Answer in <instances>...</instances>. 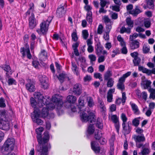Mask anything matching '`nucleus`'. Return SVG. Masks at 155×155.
<instances>
[{
  "label": "nucleus",
  "instance_id": "f257e3e1",
  "mask_svg": "<svg viewBox=\"0 0 155 155\" xmlns=\"http://www.w3.org/2000/svg\"><path fill=\"white\" fill-rule=\"evenodd\" d=\"M62 97L61 95L54 94L52 97L51 101L53 103H50V97L48 96L44 97L42 94H39V104L41 106L45 105L50 110H51L55 109L58 115L63 113L62 110L63 104Z\"/></svg>",
  "mask_w": 155,
  "mask_h": 155
},
{
  "label": "nucleus",
  "instance_id": "f03ea898",
  "mask_svg": "<svg viewBox=\"0 0 155 155\" xmlns=\"http://www.w3.org/2000/svg\"><path fill=\"white\" fill-rule=\"evenodd\" d=\"M35 98L31 97L30 98L31 106L34 108V111L31 113V117L33 122L34 127L35 128L39 125V92L34 94Z\"/></svg>",
  "mask_w": 155,
  "mask_h": 155
},
{
  "label": "nucleus",
  "instance_id": "7ed1b4c3",
  "mask_svg": "<svg viewBox=\"0 0 155 155\" xmlns=\"http://www.w3.org/2000/svg\"><path fill=\"white\" fill-rule=\"evenodd\" d=\"M78 102L79 104L78 108L81 111L80 115L81 121L83 122L88 121L91 123L94 122L96 120V117L94 114L90 112L88 110L87 111L84 110L82 111L83 110L81 109L82 107H81V106L83 107L84 106V101L83 98L81 97H80L78 100Z\"/></svg>",
  "mask_w": 155,
  "mask_h": 155
},
{
  "label": "nucleus",
  "instance_id": "20e7f679",
  "mask_svg": "<svg viewBox=\"0 0 155 155\" xmlns=\"http://www.w3.org/2000/svg\"><path fill=\"white\" fill-rule=\"evenodd\" d=\"M39 133V153L40 155H48V151L51 148L50 144L48 143L50 139L49 132L45 131L42 136Z\"/></svg>",
  "mask_w": 155,
  "mask_h": 155
},
{
  "label": "nucleus",
  "instance_id": "39448f33",
  "mask_svg": "<svg viewBox=\"0 0 155 155\" xmlns=\"http://www.w3.org/2000/svg\"><path fill=\"white\" fill-rule=\"evenodd\" d=\"M15 140L13 138H8L1 148V150L3 153L7 154L14 149Z\"/></svg>",
  "mask_w": 155,
  "mask_h": 155
},
{
  "label": "nucleus",
  "instance_id": "423d86ee",
  "mask_svg": "<svg viewBox=\"0 0 155 155\" xmlns=\"http://www.w3.org/2000/svg\"><path fill=\"white\" fill-rule=\"evenodd\" d=\"M133 138L135 142L136 146L137 148H140L143 146V142L145 140V138L143 134L134 135L133 137Z\"/></svg>",
  "mask_w": 155,
  "mask_h": 155
},
{
  "label": "nucleus",
  "instance_id": "0eeeda50",
  "mask_svg": "<svg viewBox=\"0 0 155 155\" xmlns=\"http://www.w3.org/2000/svg\"><path fill=\"white\" fill-rule=\"evenodd\" d=\"M67 101L64 102L63 101V104L65 107L67 108H69L71 104H74L77 100L76 97L72 95H69L66 98ZM62 110H63V107H62Z\"/></svg>",
  "mask_w": 155,
  "mask_h": 155
},
{
  "label": "nucleus",
  "instance_id": "6e6552de",
  "mask_svg": "<svg viewBox=\"0 0 155 155\" xmlns=\"http://www.w3.org/2000/svg\"><path fill=\"white\" fill-rule=\"evenodd\" d=\"M131 72L130 71L128 72L121 77L119 79L118 82L117 84V87H124V82L125 81V79L128 77L130 75Z\"/></svg>",
  "mask_w": 155,
  "mask_h": 155
},
{
  "label": "nucleus",
  "instance_id": "1a4fd4ad",
  "mask_svg": "<svg viewBox=\"0 0 155 155\" xmlns=\"http://www.w3.org/2000/svg\"><path fill=\"white\" fill-rule=\"evenodd\" d=\"M50 22V21H49L47 20L46 21L42 22L40 24V31L44 35L46 34Z\"/></svg>",
  "mask_w": 155,
  "mask_h": 155
},
{
  "label": "nucleus",
  "instance_id": "9d476101",
  "mask_svg": "<svg viewBox=\"0 0 155 155\" xmlns=\"http://www.w3.org/2000/svg\"><path fill=\"white\" fill-rule=\"evenodd\" d=\"M94 137L96 140H98L101 144H104L106 143L105 139L102 137V134L101 131L96 130L95 133Z\"/></svg>",
  "mask_w": 155,
  "mask_h": 155
},
{
  "label": "nucleus",
  "instance_id": "9b49d317",
  "mask_svg": "<svg viewBox=\"0 0 155 155\" xmlns=\"http://www.w3.org/2000/svg\"><path fill=\"white\" fill-rule=\"evenodd\" d=\"M96 53L98 56L103 54L104 55H107V53L106 51L103 50V47L100 44H97L95 48Z\"/></svg>",
  "mask_w": 155,
  "mask_h": 155
},
{
  "label": "nucleus",
  "instance_id": "f8f14e48",
  "mask_svg": "<svg viewBox=\"0 0 155 155\" xmlns=\"http://www.w3.org/2000/svg\"><path fill=\"white\" fill-rule=\"evenodd\" d=\"M66 12V10L64 9V6L61 5L57 10L56 15L58 17L61 18L64 15Z\"/></svg>",
  "mask_w": 155,
  "mask_h": 155
},
{
  "label": "nucleus",
  "instance_id": "ddd939ff",
  "mask_svg": "<svg viewBox=\"0 0 155 155\" xmlns=\"http://www.w3.org/2000/svg\"><path fill=\"white\" fill-rule=\"evenodd\" d=\"M28 21L29 28L33 29L37 25L35 18L34 14L33 13H31V16L29 18Z\"/></svg>",
  "mask_w": 155,
  "mask_h": 155
},
{
  "label": "nucleus",
  "instance_id": "4468645a",
  "mask_svg": "<svg viewBox=\"0 0 155 155\" xmlns=\"http://www.w3.org/2000/svg\"><path fill=\"white\" fill-rule=\"evenodd\" d=\"M138 69L139 71H141L143 73L147 74L148 75H150L152 74H155V68H153L151 70H149L143 66H139Z\"/></svg>",
  "mask_w": 155,
  "mask_h": 155
},
{
  "label": "nucleus",
  "instance_id": "2eb2a0df",
  "mask_svg": "<svg viewBox=\"0 0 155 155\" xmlns=\"http://www.w3.org/2000/svg\"><path fill=\"white\" fill-rule=\"evenodd\" d=\"M91 146L92 150L96 153L100 152V148L98 143L95 141H92L91 143Z\"/></svg>",
  "mask_w": 155,
  "mask_h": 155
},
{
  "label": "nucleus",
  "instance_id": "dca6fc26",
  "mask_svg": "<svg viewBox=\"0 0 155 155\" xmlns=\"http://www.w3.org/2000/svg\"><path fill=\"white\" fill-rule=\"evenodd\" d=\"M28 42L24 43V45L25 48L24 47H22L20 48V52L21 54V57L22 58H24L26 55L25 51L30 50Z\"/></svg>",
  "mask_w": 155,
  "mask_h": 155
},
{
  "label": "nucleus",
  "instance_id": "f3484780",
  "mask_svg": "<svg viewBox=\"0 0 155 155\" xmlns=\"http://www.w3.org/2000/svg\"><path fill=\"white\" fill-rule=\"evenodd\" d=\"M123 133L124 135L129 134L131 131V127L130 126L128 123L127 125L125 124H122Z\"/></svg>",
  "mask_w": 155,
  "mask_h": 155
},
{
  "label": "nucleus",
  "instance_id": "a211bd4d",
  "mask_svg": "<svg viewBox=\"0 0 155 155\" xmlns=\"http://www.w3.org/2000/svg\"><path fill=\"white\" fill-rule=\"evenodd\" d=\"M115 91V89H110L108 91L107 95V100L109 102H111L113 101V94Z\"/></svg>",
  "mask_w": 155,
  "mask_h": 155
},
{
  "label": "nucleus",
  "instance_id": "6ab92c4d",
  "mask_svg": "<svg viewBox=\"0 0 155 155\" xmlns=\"http://www.w3.org/2000/svg\"><path fill=\"white\" fill-rule=\"evenodd\" d=\"M48 110H50L47 107H43L42 110L41 112L39 113V117H42L45 118L48 115Z\"/></svg>",
  "mask_w": 155,
  "mask_h": 155
},
{
  "label": "nucleus",
  "instance_id": "aec40b11",
  "mask_svg": "<svg viewBox=\"0 0 155 155\" xmlns=\"http://www.w3.org/2000/svg\"><path fill=\"white\" fill-rule=\"evenodd\" d=\"M69 93L71 94L79 95L81 93V89L80 88H71L70 90Z\"/></svg>",
  "mask_w": 155,
  "mask_h": 155
},
{
  "label": "nucleus",
  "instance_id": "412c9836",
  "mask_svg": "<svg viewBox=\"0 0 155 155\" xmlns=\"http://www.w3.org/2000/svg\"><path fill=\"white\" fill-rule=\"evenodd\" d=\"M100 5L101 6V8H100L99 10V12L100 13H106L107 11L104 9V7L106 5L107 2V0H100Z\"/></svg>",
  "mask_w": 155,
  "mask_h": 155
},
{
  "label": "nucleus",
  "instance_id": "4be33fe9",
  "mask_svg": "<svg viewBox=\"0 0 155 155\" xmlns=\"http://www.w3.org/2000/svg\"><path fill=\"white\" fill-rule=\"evenodd\" d=\"M131 41L132 42L130 43V45L131 49L134 50L139 47L140 43L137 40Z\"/></svg>",
  "mask_w": 155,
  "mask_h": 155
},
{
  "label": "nucleus",
  "instance_id": "5701e85b",
  "mask_svg": "<svg viewBox=\"0 0 155 155\" xmlns=\"http://www.w3.org/2000/svg\"><path fill=\"white\" fill-rule=\"evenodd\" d=\"M78 59L81 63L80 67L82 68L83 71H84V68H85L87 66L85 58L83 56H80L78 58Z\"/></svg>",
  "mask_w": 155,
  "mask_h": 155
},
{
  "label": "nucleus",
  "instance_id": "b1692460",
  "mask_svg": "<svg viewBox=\"0 0 155 155\" xmlns=\"http://www.w3.org/2000/svg\"><path fill=\"white\" fill-rule=\"evenodd\" d=\"M0 67L6 72H9L10 74L12 73V68L9 64H5L0 65Z\"/></svg>",
  "mask_w": 155,
  "mask_h": 155
},
{
  "label": "nucleus",
  "instance_id": "393cba45",
  "mask_svg": "<svg viewBox=\"0 0 155 155\" xmlns=\"http://www.w3.org/2000/svg\"><path fill=\"white\" fill-rule=\"evenodd\" d=\"M71 64L72 71L77 76H79V72L78 71V68L77 67L75 63L74 62H72Z\"/></svg>",
  "mask_w": 155,
  "mask_h": 155
},
{
  "label": "nucleus",
  "instance_id": "a878e982",
  "mask_svg": "<svg viewBox=\"0 0 155 155\" xmlns=\"http://www.w3.org/2000/svg\"><path fill=\"white\" fill-rule=\"evenodd\" d=\"M27 83L26 84V87H35V81L33 79H28L27 80Z\"/></svg>",
  "mask_w": 155,
  "mask_h": 155
},
{
  "label": "nucleus",
  "instance_id": "bb28decb",
  "mask_svg": "<svg viewBox=\"0 0 155 155\" xmlns=\"http://www.w3.org/2000/svg\"><path fill=\"white\" fill-rule=\"evenodd\" d=\"M87 21L90 24H91L93 22L92 14V12H87L86 15Z\"/></svg>",
  "mask_w": 155,
  "mask_h": 155
},
{
  "label": "nucleus",
  "instance_id": "cd10ccee",
  "mask_svg": "<svg viewBox=\"0 0 155 155\" xmlns=\"http://www.w3.org/2000/svg\"><path fill=\"white\" fill-rule=\"evenodd\" d=\"M141 11L139 9V8L138 6H136L135 9L133 10L130 12V14L134 16H136L138 14H139L141 12Z\"/></svg>",
  "mask_w": 155,
  "mask_h": 155
},
{
  "label": "nucleus",
  "instance_id": "c85d7f7f",
  "mask_svg": "<svg viewBox=\"0 0 155 155\" xmlns=\"http://www.w3.org/2000/svg\"><path fill=\"white\" fill-rule=\"evenodd\" d=\"M88 58L90 60V63L92 65H94L96 59V57L95 55L94 54H91L88 55Z\"/></svg>",
  "mask_w": 155,
  "mask_h": 155
},
{
  "label": "nucleus",
  "instance_id": "c756f323",
  "mask_svg": "<svg viewBox=\"0 0 155 155\" xmlns=\"http://www.w3.org/2000/svg\"><path fill=\"white\" fill-rule=\"evenodd\" d=\"M127 25L128 26V28H130L131 29L133 27L134 21L131 20L130 18H127L126 20Z\"/></svg>",
  "mask_w": 155,
  "mask_h": 155
},
{
  "label": "nucleus",
  "instance_id": "7c9ffc66",
  "mask_svg": "<svg viewBox=\"0 0 155 155\" xmlns=\"http://www.w3.org/2000/svg\"><path fill=\"white\" fill-rule=\"evenodd\" d=\"M3 124H5L4 126L2 125L0 126V128L4 130H9L10 128V125L8 121L4 122Z\"/></svg>",
  "mask_w": 155,
  "mask_h": 155
},
{
  "label": "nucleus",
  "instance_id": "2f4dec72",
  "mask_svg": "<svg viewBox=\"0 0 155 155\" xmlns=\"http://www.w3.org/2000/svg\"><path fill=\"white\" fill-rule=\"evenodd\" d=\"M47 81L48 79L47 77L43 78L41 81V86L43 87H48V84Z\"/></svg>",
  "mask_w": 155,
  "mask_h": 155
},
{
  "label": "nucleus",
  "instance_id": "473e14b6",
  "mask_svg": "<svg viewBox=\"0 0 155 155\" xmlns=\"http://www.w3.org/2000/svg\"><path fill=\"white\" fill-rule=\"evenodd\" d=\"M131 107L133 110L134 113L136 114H140V111L137 105L134 103L131 104Z\"/></svg>",
  "mask_w": 155,
  "mask_h": 155
},
{
  "label": "nucleus",
  "instance_id": "72a5a7b5",
  "mask_svg": "<svg viewBox=\"0 0 155 155\" xmlns=\"http://www.w3.org/2000/svg\"><path fill=\"white\" fill-rule=\"evenodd\" d=\"M151 82L150 80H145L143 81L142 84L143 86V87H151Z\"/></svg>",
  "mask_w": 155,
  "mask_h": 155
},
{
  "label": "nucleus",
  "instance_id": "f704fd0d",
  "mask_svg": "<svg viewBox=\"0 0 155 155\" xmlns=\"http://www.w3.org/2000/svg\"><path fill=\"white\" fill-rule=\"evenodd\" d=\"M112 76V73L109 70L107 71L104 75V79L105 81L111 78L110 77Z\"/></svg>",
  "mask_w": 155,
  "mask_h": 155
},
{
  "label": "nucleus",
  "instance_id": "c9c22d12",
  "mask_svg": "<svg viewBox=\"0 0 155 155\" xmlns=\"http://www.w3.org/2000/svg\"><path fill=\"white\" fill-rule=\"evenodd\" d=\"M97 127L100 129H102L103 128V123L102 119L99 118H98L96 124Z\"/></svg>",
  "mask_w": 155,
  "mask_h": 155
},
{
  "label": "nucleus",
  "instance_id": "e433bc0d",
  "mask_svg": "<svg viewBox=\"0 0 155 155\" xmlns=\"http://www.w3.org/2000/svg\"><path fill=\"white\" fill-rule=\"evenodd\" d=\"M130 30V28H126L125 27L123 26L120 29V32L121 34L126 32L129 34L131 32Z\"/></svg>",
  "mask_w": 155,
  "mask_h": 155
},
{
  "label": "nucleus",
  "instance_id": "4c0bfd02",
  "mask_svg": "<svg viewBox=\"0 0 155 155\" xmlns=\"http://www.w3.org/2000/svg\"><path fill=\"white\" fill-rule=\"evenodd\" d=\"M144 145L142 147V150L141 151V153L142 155H147L150 152V150L147 147H144Z\"/></svg>",
  "mask_w": 155,
  "mask_h": 155
},
{
  "label": "nucleus",
  "instance_id": "58836bf2",
  "mask_svg": "<svg viewBox=\"0 0 155 155\" xmlns=\"http://www.w3.org/2000/svg\"><path fill=\"white\" fill-rule=\"evenodd\" d=\"M140 117H139L135 118L132 121V124L135 127H137L140 124Z\"/></svg>",
  "mask_w": 155,
  "mask_h": 155
},
{
  "label": "nucleus",
  "instance_id": "ea45409f",
  "mask_svg": "<svg viewBox=\"0 0 155 155\" xmlns=\"http://www.w3.org/2000/svg\"><path fill=\"white\" fill-rule=\"evenodd\" d=\"M147 6L148 8L151 9H153L154 8L153 0H146Z\"/></svg>",
  "mask_w": 155,
  "mask_h": 155
},
{
  "label": "nucleus",
  "instance_id": "a19ab883",
  "mask_svg": "<svg viewBox=\"0 0 155 155\" xmlns=\"http://www.w3.org/2000/svg\"><path fill=\"white\" fill-rule=\"evenodd\" d=\"M87 102L88 106L91 107H93L94 105V102L93 98L91 97H88L87 98Z\"/></svg>",
  "mask_w": 155,
  "mask_h": 155
},
{
  "label": "nucleus",
  "instance_id": "79ce46f5",
  "mask_svg": "<svg viewBox=\"0 0 155 155\" xmlns=\"http://www.w3.org/2000/svg\"><path fill=\"white\" fill-rule=\"evenodd\" d=\"M94 131V128L93 124H90L88 127L87 130L88 134H92Z\"/></svg>",
  "mask_w": 155,
  "mask_h": 155
},
{
  "label": "nucleus",
  "instance_id": "37998d69",
  "mask_svg": "<svg viewBox=\"0 0 155 155\" xmlns=\"http://www.w3.org/2000/svg\"><path fill=\"white\" fill-rule=\"evenodd\" d=\"M106 81H107V87H112L113 86L114 83L113 78H110Z\"/></svg>",
  "mask_w": 155,
  "mask_h": 155
},
{
  "label": "nucleus",
  "instance_id": "c03bdc74",
  "mask_svg": "<svg viewBox=\"0 0 155 155\" xmlns=\"http://www.w3.org/2000/svg\"><path fill=\"white\" fill-rule=\"evenodd\" d=\"M35 133L37 134L36 137L37 140L38 142V143L37 144L36 150L38 154L39 152V149H38V147H39V127L36 129Z\"/></svg>",
  "mask_w": 155,
  "mask_h": 155
},
{
  "label": "nucleus",
  "instance_id": "a18cd8bd",
  "mask_svg": "<svg viewBox=\"0 0 155 155\" xmlns=\"http://www.w3.org/2000/svg\"><path fill=\"white\" fill-rule=\"evenodd\" d=\"M66 74L62 73L59 75L58 78L60 82L62 83L64 81V79L66 77Z\"/></svg>",
  "mask_w": 155,
  "mask_h": 155
},
{
  "label": "nucleus",
  "instance_id": "49530a36",
  "mask_svg": "<svg viewBox=\"0 0 155 155\" xmlns=\"http://www.w3.org/2000/svg\"><path fill=\"white\" fill-rule=\"evenodd\" d=\"M150 51V47L148 45L144 44L143 47V53L146 54L148 53Z\"/></svg>",
  "mask_w": 155,
  "mask_h": 155
},
{
  "label": "nucleus",
  "instance_id": "de8ad7c7",
  "mask_svg": "<svg viewBox=\"0 0 155 155\" xmlns=\"http://www.w3.org/2000/svg\"><path fill=\"white\" fill-rule=\"evenodd\" d=\"M82 35L84 39L86 40L89 34L87 30H84L82 31Z\"/></svg>",
  "mask_w": 155,
  "mask_h": 155
},
{
  "label": "nucleus",
  "instance_id": "09e8293b",
  "mask_svg": "<svg viewBox=\"0 0 155 155\" xmlns=\"http://www.w3.org/2000/svg\"><path fill=\"white\" fill-rule=\"evenodd\" d=\"M141 61L140 58L139 57L135 59H134L133 60V62L134 64V65L135 66H137L139 65Z\"/></svg>",
  "mask_w": 155,
  "mask_h": 155
},
{
  "label": "nucleus",
  "instance_id": "8fccbe9b",
  "mask_svg": "<svg viewBox=\"0 0 155 155\" xmlns=\"http://www.w3.org/2000/svg\"><path fill=\"white\" fill-rule=\"evenodd\" d=\"M101 74L99 73H96L94 74V77L96 78H98L101 81H103V78Z\"/></svg>",
  "mask_w": 155,
  "mask_h": 155
},
{
  "label": "nucleus",
  "instance_id": "3c124183",
  "mask_svg": "<svg viewBox=\"0 0 155 155\" xmlns=\"http://www.w3.org/2000/svg\"><path fill=\"white\" fill-rule=\"evenodd\" d=\"M72 40L74 41H77L78 39L77 33L76 32H73L71 34Z\"/></svg>",
  "mask_w": 155,
  "mask_h": 155
},
{
  "label": "nucleus",
  "instance_id": "603ef678",
  "mask_svg": "<svg viewBox=\"0 0 155 155\" xmlns=\"http://www.w3.org/2000/svg\"><path fill=\"white\" fill-rule=\"evenodd\" d=\"M111 119L114 123L119 122L118 118L116 115H112L111 117Z\"/></svg>",
  "mask_w": 155,
  "mask_h": 155
},
{
  "label": "nucleus",
  "instance_id": "864d4df0",
  "mask_svg": "<svg viewBox=\"0 0 155 155\" xmlns=\"http://www.w3.org/2000/svg\"><path fill=\"white\" fill-rule=\"evenodd\" d=\"M104 22L105 24L111 23L110 19L109 18L108 16H104L103 18Z\"/></svg>",
  "mask_w": 155,
  "mask_h": 155
},
{
  "label": "nucleus",
  "instance_id": "5fc2aeb1",
  "mask_svg": "<svg viewBox=\"0 0 155 155\" xmlns=\"http://www.w3.org/2000/svg\"><path fill=\"white\" fill-rule=\"evenodd\" d=\"M8 84L9 85L16 84V81L13 78H9L8 80Z\"/></svg>",
  "mask_w": 155,
  "mask_h": 155
},
{
  "label": "nucleus",
  "instance_id": "6e6d98bb",
  "mask_svg": "<svg viewBox=\"0 0 155 155\" xmlns=\"http://www.w3.org/2000/svg\"><path fill=\"white\" fill-rule=\"evenodd\" d=\"M105 55L103 54V55H99L98 59V62L99 63L105 61Z\"/></svg>",
  "mask_w": 155,
  "mask_h": 155
},
{
  "label": "nucleus",
  "instance_id": "4d7b16f0",
  "mask_svg": "<svg viewBox=\"0 0 155 155\" xmlns=\"http://www.w3.org/2000/svg\"><path fill=\"white\" fill-rule=\"evenodd\" d=\"M121 118L123 121L122 124H125L127 119L126 115L124 113H122L121 114Z\"/></svg>",
  "mask_w": 155,
  "mask_h": 155
},
{
  "label": "nucleus",
  "instance_id": "13d9d810",
  "mask_svg": "<svg viewBox=\"0 0 155 155\" xmlns=\"http://www.w3.org/2000/svg\"><path fill=\"white\" fill-rule=\"evenodd\" d=\"M103 27L102 25H99L98 26L97 29V33L98 34H101L103 32Z\"/></svg>",
  "mask_w": 155,
  "mask_h": 155
},
{
  "label": "nucleus",
  "instance_id": "bf43d9fd",
  "mask_svg": "<svg viewBox=\"0 0 155 155\" xmlns=\"http://www.w3.org/2000/svg\"><path fill=\"white\" fill-rule=\"evenodd\" d=\"M6 106V104L5 103V101L3 98L1 97L0 98V107H5Z\"/></svg>",
  "mask_w": 155,
  "mask_h": 155
},
{
  "label": "nucleus",
  "instance_id": "052dcab7",
  "mask_svg": "<svg viewBox=\"0 0 155 155\" xmlns=\"http://www.w3.org/2000/svg\"><path fill=\"white\" fill-rule=\"evenodd\" d=\"M138 36V34L136 33H134L132 35H130V41L134 40V39L137 38Z\"/></svg>",
  "mask_w": 155,
  "mask_h": 155
},
{
  "label": "nucleus",
  "instance_id": "680f3d73",
  "mask_svg": "<svg viewBox=\"0 0 155 155\" xmlns=\"http://www.w3.org/2000/svg\"><path fill=\"white\" fill-rule=\"evenodd\" d=\"M52 38L53 39L55 40H58L60 38V40L61 41H62V39L60 37L59 35L58 34L56 33L53 34Z\"/></svg>",
  "mask_w": 155,
  "mask_h": 155
},
{
  "label": "nucleus",
  "instance_id": "e2e57ef3",
  "mask_svg": "<svg viewBox=\"0 0 155 155\" xmlns=\"http://www.w3.org/2000/svg\"><path fill=\"white\" fill-rule=\"evenodd\" d=\"M39 62L36 60H33L32 61V65L34 67L36 68H38V64Z\"/></svg>",
  "mask_w": 155,
  "mask_h": 155
},
{
  "label": "nucleus",
  "instance_id": "0e129e2a",
  "mask_svg": "<svg viewBox=\"0 0 155 155\" xmlns=\"http://www.w3.org/2000/svg\"><path fill=\"white\" fill-rule=\"evenodd\" d=\"M40 55L43 56L45 59H47V53L45 50H41Z\"/></svg>",
  "mask_w": 155,
  "mask_h": 155
},
{
  "label": "nucleus",
  "instance_id": "69168bd1",
  "mask_svg": "<svg viewBox=\"0 0 155 155\" xmlns=\"http://www.w3.org/2000/svg\"><path fill=\"white\" fill-rule=\"evenodd\" d=\"M127 99V97L126 96V93L125 92L122 93V98H121L122 100V104L124 105V103L125 102L126 100Z\"/></svg>",
  "mask_w": 155,
  "mask_h": 155
},
{
  "label": "nucleus",
  "instance_id": "338daca9",
  "mask_svg": "<svg viewBox=\"0 0 155 155\" xmlns=\"http://www.w3.org/2000/svg\"><path fill=\"white\" fill-rule=\"evenodd\" d=\"M112 23H110L109 24H106V32H109L110 31V30L112 28Z\"/></svg>",
  "mask_w": 155,
  "mask_h": 155
},
{
  "label": "nucleus",
  "instance_id": "774afa93",
  "mask_svg": "<svg viewBox=\"0 0 155 155\" xmlns=\"http://www.w3.org/2000/svg\"><path fill=\"white\" fill-rule=\"evenodd\" d=\"M45 124L46 129L48 130H49L50 129L51 127L50 122L49 121H47L45 122Z\"/></svg>",
  "mask_w": 155,
  "mask_h": 155
}]
</instances>
